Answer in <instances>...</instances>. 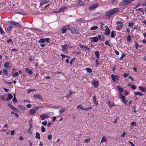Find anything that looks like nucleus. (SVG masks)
Listing matches in <instances>:
<instances>
[{"instance_id":"obj_1","label":"nucleus","mask_w":146,"mask_h":146,"mask_svg":"<svg viewBox=\"0 0 146 146\" xmlns=\"http://www.w3.org/2000/svg\"><path fill=\"white\" fill-rule=\"evenodd\" d=\"M119 11V9L117 7L112 9L108 11L106 14L107 16L110 17L115 13H117Z\"/></svg>"},{"instance_id":"obj_2","label":"nucleus","mask_w":146,"mask_h":146,"mask_svg":"<svg viewBox=\"0 0 146 146\" xmlns=\"http://www.w3.org/2000/svg\"><path fill=\"white\" fill-rule=\"evenodd\" d=\"M134 0H124L121 1L119 3V5L120 6L123 7L126 5L131 3Z\"/></svg>"},{"instance_id":"obj_3","label":"nucleus","mask_w":146,"mask_h":146,"mask_svg":"<svg viewBox=\"0 0 146 146\" xmlns=\"http://www.w3.org/2000/svg\"><path fill=\"white\" fill-rule=\"evenodd\" d=\"M39 108L38 106H37L35 107L33 109H30L29 111V113L31 115H33L35 113L36 111H37L38 109Z\"/></svg>"},{"instance_id":"obj_4","label":"nucleus","mask_w":146,"mask_h":146,"mask_svg":"<svg viewBox=\"0 0 146 146\" xmlns=\"http://www.w3.org/2000/svg\"><path fill=\"white\" fill-rule=\"evenodd\" d=\"M116 24L117 25L116 29L119 31L123 27V23L121 21H118Z\"/></svg>"},{"instance_id":"obj_5","label":"nucleus","mask_w":146,"mask_h":146,"mask_svg":"<svg viewBox=\"0 0 146 146\" xmlns=\"http://www.w3.org/2000/svg\"><path fill=\"white\" fill-rule=\"evenodd\" d=\"M119 98L121 99L123 102L125 104H126L128 102L127 100H125V97L122 94H121L120 96H119Z\"/></svg>"},{"instance_id":"obj_6","label":"nucleus","mask_w":146,"mask_h":146,"mask_svg":"<svg viewBox=\"0 0 146 146\" xmlns=\"http://www.w3.org/2000/svg\"><path fill=\"white\" fill-rule=\"evenodd\" d=\"M61 32L62 34L64 33L67 30H69V26H66L61 29Z\"/></svg>"},{"instance_id":"obj_7","label":"nucleus","mask_w":146,"mask_h":146,"mask_svg":"<svg viewBox=\"0 0 146 146\" xmlns=\"http://www.w3.org/2000/svg\"><path fill=\"white\" fill-rule=\"evenodd\" d=\"M9 23L10 24L12 25H14L16 26L17 27H21L22 26L20 24L15 22L14 21H11L9 22Z\"/></svg>"},{"instance_id":"obj_8","label":"nucleus","mask_w":146,"mask_h":146,"mask_svg":"<svg viewBox=\"0 0 146 146\" xmlns=\"http://www.w3.org/2000/svg\"><path fill=\"white\" fill-rule=\"evenodd\" d=\"M80 47L82 48V50H87L88 51H89L90 50V49L88 48L87 46H83L82 44H80L79 45Z\"/></svg>"},{"instance_id":"obj_9","label":"nucleus","mask_w":146,"mask_h":146,"mask_svg":"<svg viewBox=\"0 0 146 146\" xmlns=\"http://www.w3.org/2000/svg\"><path fill=\"white\" fill-rule=\"evenodd\" d=\"M111 76L113 82H115L116 81H117L118 80V77L117 76H115L113 74H112Z\"/></svg>"},{"instance_id":"obj_10","label":"nucleus","mask_w":146,"mask_h":146,"mask_svg":"<svg viewBox=\"0 0 146 146\" xmlns=\"http://www.w3.org/2000/svg\"><path fill=\"white\" fill-rule=\"evenodd\" d=\"M68 45L67 44H64L62 46V48L61 50L63 52H65L66 51L68 48Z\"/></svg>"},{"instance_id":"obj_11","label":"nucleus","mask_w":146,"mask_h":146,"mask_svg":"<svg viewBox=\"0 0 146 146\" xmlns=\"http://www.w3.org/2000/svg\"><path fill=\"white\" fill-rule=\"evenodd\" d=\"M98 6V4L97 3H96L90 6L89 8L90 10H92L97 7Z\"/></svg>"},{"instance_id":"obj_12","label":"nucleus","mask_w":146,"mask_h":146,"mask_svg":"<svg viewBox=\"0 0 146 146\" xmlns=\"http://www.w3.org/2000/svg\"><path fill=\"white\" fill-rule=\"evenodd\" d=\"M48 117V115H46L45 113H44L42 115H40V117L42 120H44L45 118Z\"/></svg>"},{"instance_id":"obj_13","label":"nucleus","mask_w":146,"mask_h":146,"mask_svg":"<svg viewBox=\"0 0 146 146\" xmlns=\"http://www.w3.org/2000/svg\"><path fill=\"white\" fill-rule=\"evenodd\" d=\"M67 8L66 7H62V8H60L58 10V11H56V12H57L58 13H59L61 12H64V10H67Z\"/></svg>"},{"instance_id":"obj_14","label":"nucleus","mask_w":146,"mask_h":146,"mask_svg":"<svg viewBox=\"0 0 146 146\" xmlns=\"http://www.w3.org/2000/svg\"><path fill=\"white\" fill-rule=\"evenodd\" d=\"M48 1L47 0H40V5L42 6L44 4L48 3Z\"/></svg>"},{"instance_id":"obj_15","label":"nucleus","mask_w":146,"mask_h":146,"mask_svg":"<svg viewBox=\"0 0 146 146\" xmlns=\"http://www.w3.org/2000/svg\"><path fill=\"white\" fill-rule=\"evenodd\" d=\"M117 88L119 91V96H120V95L122 94L121 93L123 91V88L121 87L120 86H117Z\"/></svg>"},{"instance_id":"obj_16","label":"nucleus","mask_w":146,"mask_h":146,"mask_svg":"<svg viewBox=\"0 0 146 146\" xmlns=\"http://www.w3.org/2000/svg\"><path fill=\"white\" fill-rule=\"evenodd\" d=\"M98 83L99 82L98 81H94L92 82V84L95 88H97L98 87Z\"/></svg>"},{"instance_id":"obj_17","label":"nucleus","mask_w":146,"mask_h":146,"mask_svg":"<svg viewBox=\"0 0 146 146\" xmlns=\"http://www.w3.org/2000/svg\"><path fill=\"white\" fill-rule=\"evenodd\" d=\"M33 97L35 98H38L40 100H41L42 99V97L40 94H38L36 95H34L33 96Z\"/></svg>"},{"instance_id":"obj_18","label":"nucleus","mask_w":146,"mask_h":146,"mask_svg":"<svg viewBox=\"0 0 146 146\" xmlns=\"http://www.w3.org/2000/svg\"><path fill=\"white\" fill-rule=\"evenodd\" d=\"M25 70L27 73H28L30 75L32 74L33 73V71L28 68H25Z\"/></svg>"},{"instance_id":"obj_19","label":"nucleus","mask_w":146,"mask_h":146,"mask_svg":"<svg viewBox=\"0 0 146 146\" xmlns=\"http://www.w3.org/2000/svg\"><path fill=\"white\" fill-rule=\"evenodd\" d=\"M105 34L106 35H109L110 34V31L108 27L105 30Z\"/></svg>"},{"instance_id":"obj_20","label":"nucleus","mask_w":146,"mask_h":146,"mask_svg":"<svg viewBox=\"0 0 146 146\" xmlns=\"http://www.w3.org/2000/svg\"><path fill=\"white\" fill-rule=\"evenodd\" d=\"M13 95L10 93H9L7 96V100L9 101L11 100L13 98Z\"/></svg>"},{"instance_id":"obj_21","label":"nucleus","mask_w":146,"mask_h":146,"mask_svg":"<svg viewBox=\"0 0 146 146\" xmlns=\"http://www.w3.org/2000/svg\"><path fill=\"white\" fill-rule=\"evenodd\" d=\"M91 39L92 40V42H96L98 40V38L96 37H94L91 38Z\"/></svg>"},{"instance_id":"obj_22","label":"nucleus","mask_w":146,"mask_h":146,"mask_svg":"<svg viewBox=\"0 0 146 146\" xmlns=\"http://www.w3.org/2000/svg\"><path fill=\"white\" fill-rule=\"evenodd\" d=\"M139 88L143 92H145L146 91V89L145 88L143 87L142 86H139Z\"/></svg>"},{"instance_id":"obj_23","label":"nucleus","mask_w":146,"mask_h":146,"mask_svg":"<svg viewBox=\"0 0 146 146\" xmlns=\"http://www.w3.org/2000/svg\"><path fill=\"white\" fill-rule=\"evenodd\" d=\"M66 110V109L65 108H63L60 110L59 111L60 113V114H62Z\"/></svg>"},{"instance_id":"obj_24","label":"nucleus","mask_w":146,"mask_h":146,"mask_svg":"<svg viewBox=\"0 0 146 146\" xmlns=\"http://www.w3.org/2000/svg\"><path fill=\"white\" fill-rule=\"evenodd\" d=\"M3 73L4 74L7 76L8 75V72L7 69L4 68L3 69Z\"/></svg>"},{"instance_id":"obj_25","label":"nucleus","mask_w":146,"mask_h":146,"mask_svg":"<svg viewBox=\"0 0 146 146\" xmlns=\"http://www.w3.org/2000/svg\"><path fill=\"white\" fill-rule=\"evenodd\" d=\"M36 135L35 136L36 138V139H40V134L38 132H36Z\"/></svg>"},{"instance_id":"obj_26","label":"nucleus","mask_w":146,"mask_h":146,"mask_svg":"<svg viewBox=\"0 0 146 146\" xmlns=\"http://www.w3.org/2000/svg\"><path fill=\"white\" fill-rule=\"evenodd\" d=\"M135 94L136 95H139L140 96H142L143 95V93H142L141 92H135Z\"/></svg>"},{"instance_id":"obj_27","label":"nucleus","mask_w":146,"mask_h":146,"mask_svg":"<svg viewBox=\"0 0 146 146\" xmlns=\"http://www.w3.org/2000/svg\"><path fill=\"white\" fill-rule=\"evenodd\" d=\"M96 96H94L93 97V101L94 102V103L96 104H98V102H97L96 99Z\"/></svg>"},{"instance_id":"obj_28","label":"nucleus","mask_w":146,"mask_h":146,"mask_svg":"<svg viewBox=\"0 0 146 146\" xmlns=\"http://www.w3.org/2000/svg\"><path fill=\"white\" fill-rule=\"evenodd\" d=\"M95 54L96 56V57L98 58H99L100 56V54L99 52L98 51H96L95 52Z\"/></svg>"},{"instance_id":"obj_29","label":"nucleus","mask_w":146,"mask_h":146,"mask_svg":"<svg viewBox=\"0 0 146 146\" xmlns=\"http://www.w3.org/2000/svg\"><path fill=\"white\" fill-rule=\"evenodd\" d=\"M109 107H111L115 106L113 102H110L109 101L108 102Z\"/></svg>"},{"instance_id":"obj_30","label":"nucleus","mask_w":146,"mask_h":146,"mask_svg":"<svg viewBox=\"0 0 146 146\" xmlns=\"http://www.w3.org/2000/svg\"><path fill=\"white\" fill-rule=\"evenodd\" d=\"M0 98L1 100L3 101H7V99L5 98L4 96H1L0 97Z\"/></svg>"},{"instance_id":"obj_31","label":"nucleus","mask_w":146,"mask_h":146,"mask_svg":"<svg viewBox=\"0 0 146 146\" xmlns=\"http://www.w3.org/2000/svg\"><path fill=\"white\" fill-rule=\"evenodd\" d=\"M33 29L34 31H37L38 32H41L42 31L41 30L36 28H33Z\"/></svg>"},{"instance_id":"obj_32","label":"nucleus","mask_w":146,"mask_h":146,"mask_svg":"<svg viewBox=\"0 0 146 146\" xmlns=\"http://www.w3.org/2000/svg\"><path fill=\"white\" fill-rule=\"evenodd\" d=\"M9 62H6L4 64V67L5 68H7V67H9Z\"/></svg>"},{"instance_id":"obj_33","label":"nucleus","mask_w":146,"mask_h":146,"mask_svg":"<svg viewBox=\"0 0 146 146\" xmlns=\"http://www.w3.org/2000/svg\"><path fill=\"white\" fill-rule=\"evenodd\" d=\"M0 32L1 35L5 33V32L3 31L2 28L1 27H0Z\"/></svg>"},{"instance_id":"obj_34","label":"nucleus","mask_w":146,"mask_h":146,"mask_svg":"<svg viewBox=\"0 0 146 146\" xmlns=\"http://www.w3.org/2000/svg\"><path fill=\"white\" fill-rule=\"evenodd\" d=\"M36 89H29L27 90V92L28 93H29L31 92H34L35 90H36Z\"/></svg>"},{"instance_id":"obj_35","label":"nucleus","mask_w":146,"mask_h":146,"mask_svg":"<svg viewBox=\"0 0 146 146\" xmlns=\"http://www.w3.org/2000/svg\"><path fill=\"white\" fill-rule=\"evenodd\" d=\"M86 69L87 71L89 73H91L92 72V70L90 68H87Z\"/></svg>"},{"instance_id":"obj_36","label":"nucleus","mask_w":146,"mask_h":146,"mask_svg":"<svg viewBox=\"0 0 146 146\" xmlns=\"http://www.w3.org/2000/svg\"><path fill=\"white\" fill-rule=\"evenodd\" d=\"M76 29L74 28H72L71 29V31L72 33H76Z\"/></svg>"},{"instance_id":"obj_37","label":"nucleus","mask_w":146,"mask_h":146,"mask_svg":"<svg viewBox=\"0 0 146 146\" xmlns=\"http://www.w3.org/2000/svg\"><path fill=\"white\" fill-rule=\"evenodd\" d=\"M98 28V27L96 26H94L93 27H92L90 29L91 30H95L97 29Z\"/></svg>"},{"instance_id":"obj_38","label":"nucleus","mask_w":146,"mask_h":146,"mask_svg":"<svg viewBox=\"0 0 146 146\" xmlns=\"http://www.w3.org/2000/svg\"><path fill=\"white\" fill-rule=\"evenodd\" d=\"M106 141V139L104 137L102 139L101 141V143L103 142H105Z\"/></svg>"},{"instance_id":"obj_39","label":"nucleus","mask_w":146,"mask_h":146,"mask_svg":"<svg viewBox=\"0 0 146 146\" xmlns=\"http://www.w3.org/2000/svg\"><path fill=\"white\" fill-rule=\"evenodd\" d=\"M126 56V55L125 54H122L120 58V60H122L124 57Z\"/></svg>"},{"instance_id":"obj_40","label":"nucleus","mask_w":146,"mask_h":146,"mask_svg":"<svg viewBox=\"0 0 146 146\" xmlns=\"http://www.w3.org/2000/svg\"><path fill=\"white\" fill-rule=\"evenodd\" d=\"M78 4L80 6H82L83 5V3L82 1L80 0H79L78 2Z\"/></svg>"},{"instance_id":"obj_41","label":"nucleus","mask_w":146,"mask_h":146,"mask_svg":"<svg viewBox=\"0 0 146 146\" xmlns=\"http://www.w3.org/2000/svg\"><path fill=\"white\" fill-rule=\"evenodd\" d=\"M44 42L45 40L44 39H40L38 41V42L40 43H43Z\"/></svg>"},{"instance_id":"obj_42","label":"nucleus","mask_w":146,"mask_h":146,"mask_svg":"<svg viewBox=\"0 0 146 146\" xmlns=\"http://www.w3.org/2000/svg\"><path fill=\"white\" fill-rule=\"evenodd\" d=\"M105 44L106 45H108L109 46H110V44H109V40H107L105 42Z\"/></svg>"},{"instance_id":"obj_43","label":"nucleus","mask_w":146,"mask_h":146,"mask_svg":"<svg viewBox=\"0 0 146 146\" xmlns=\"http://www.w3.org/2000/svg\"><path fill=\"white\" fill-rule=\"evenodd\" d=\"M127 40L128 41H130L131 40V36L130 35H129L127 36Z\"/></svg>"},{"instance_id":"obj_44","label":"nucleus","mask_w":146,"mask_h":146,"mask_svg":"<svg viewBox=\"0 0 146 146\" xmlns=\"http://www.w3.org/2000/svg\"><path fill=\"white\" fill-rule=\"evenodd\" d=\"M50 39V38H44L45 41H46V42H48V43H49L50 42L49 41V40Z\"/></svg>"},{"instance_id":"obj_45","label":"nucleus","mask_w":146,"mask_h":146,"mask_svg":"<svg viewBox=\"0 0 146 146\" xmlns=\"http://www.w3.org/2000/svg\"><path fill=\"white\" fill-rule=\"evenodd\" d=\"M114 35H115V34L114 33V31H112L111 32V37H113L114 36Z\"/></svg>"},{"instance_id":"obj_46","label":"nucleus","mask_w":146,"mask_h":146,"mask_svg":"<svg viewBox=\"0 0 146 146\" xmlns=\"http://www.w3.org/2000/svg\"><path fill=\"white\" fill-rule=\"evenodd\" d=\"M41 130L42 132H44L45 131V127L44 126H41Z\"/></svg>"},{"instance_id":"obj_47","label":"nucleus","mask_w":146,"mask_h":146,"mask_svg":"<svg viewBox=\"0 0 146 146\" xmlns=\"http://www.w3.org/2000/svg\"><path fill=\"white\" fill-rule=\"evenodd\" d=\"M12 26H10L8 27L7 29V30L8 31H9L11 30L12 28Z\"/></svg>"},{"instance_id":"obj_48","label":"nucleus","mask_w":146,"mask_h":146,"mask_svg":"<svg viewBox=\"0 0 146 146\" xmlns=\"http://www.w3.org/2000/svg\"><path fill=\"white\" fill-rule=\"evenodd\" d=\"M7 43H9L10 42H11L12 43H13V42H12V40L11 39H7Z\"/></svg>"},{"instance_id":"obj_49","label":"nucleus","mask_w":146,"mask_h":146,"mask_svg":"<svg viewBox=\"0 0 146 146\" xmlns=\"http://www.w3.org/2000/svg\"><path fill=\"white\" fill-rule=\"evenodd\" d=\"M90 138H88L85 140L84 142L86 143H88L89 142H90Z\"/></svg>"},{"instance_id":"obj_50","label":"nucleus","mask_w":146,"mask_h":146,"mask_svg":"<svg viewBox=\"0 0 146 146\" xmlns=\"http://www.w3.org/2000/svg\"><path fill=\"white\" fill-rule=\"evenodd\" d=\"M12 109L16 112H17V111H18V110L16 108L14 107V106L13 108H12Z\"/></svg>"},{"instance_id":"obj_51","label":"nucleus","mask_w":146,"mask_h":146,"mask_svg":"<svg viewBox=\"0 0 146 146\" xmlns=\"http://www.w3.org/2000/svg\"><path fill=\"white\" fill-rule=\"evenodd\" d=\"M131 125L132 126H136V123L135 122H132L131 123Z\"/></svg>"},{"instance_id":"obj_52","label":"nucleus","mask_w":146,"mask_h":146,"mask_svg":"<svg viewBox=\"0 0 146 146\" xmlns=\"http://www.w3.org/2000/svg\"><path fill=\"white\" fill-rule=\"evenodd\" d=\"M14 102H17V100L15 97H14L13 99L12 100Z\"/></svg>"},{"instance_id":"obj_53","label":"nucleus","mask_w":146,"mask_h":146,"mask_svg":"<svg viewBox=\"0 0 146 146\" xmlns=\"http://www.w3.org/2000/svg\"><path fill=\"white\" fill-rule=\"evenodd\" d=\"M82 108H83L82 107L81 105H78L77 107V108L78 109L82 108Z\"/></svg>"},{"instance_id":"obj_54","label":"nucleus","mask_w":146,"mask_h":146,"mask_svg":"<svg viewBox=\"0 0 146 146\" xmlns=\"http://www.w3.org/2000/svg\"><path fill=\"white\" fill-rule=\"evenodd\" d=\"M47 122L46 121L42 122V124L44 126L46 125H47Z\"/></svg>"},{"instance_id":"obj_55","label":"nucleus","mask_w":146,"mask_h":146,"mask_svg":"<svg viewBox=\"0 0 146 146\" xmlns=\"http://www.w3.org/2000/svg\"><path fill=\"white\" fill-rule=\"evenodd\" d=\"M52 135H48V140H50L52 139Z\"/></svg>"},{"instance_id":"obj_56","label":"nucleus","mask_w":146,"mask_h":146,"mask_svg":"<svg viewBox=\"0 0 146 146\" xmlns=\"http://www.w3.org/2000/svg\"><path fill=\"white\" fill-rule=\"evenodd\" d=\"M134 25V23H129L128 26L129 27H131L133 26Z\"/></svg>"},{"instance_id":"obj_57","label":"nucleus","mask_w":146,"mask_h":146,"mask_svg":"<svg viewBox=\"0 0 146 146\" xmlns=\"http://www.w3.org/2000/svg\"><path fill=\"white\" fill-rule=\"evenodd\" d=\"M60 55L62 57V60H63L64 59V58H65L66 56L62 54H61Z\"/></svg>"},{"instance_id":"obj_58","label":"nucleus","mask_w":146,"mask_h":146,"mask_svg":"<svg viewBox=\"0 0 146 146\" xmlns=\"http://www.w3.org/2000/svg\"><path fill=\"white\" fill-rule=\"evenodd\" d=\"M18 73L17 72H15L13 75V76H14V77H15L16 76H18Z\"/></svg>"},{"instance_id":"obj_59","label":"nucleus","mask_w":146,"mask_h":146,"mask_svg":"<svg viewBox=\"0 0 146 146\" xmlns=\"http://www.w3.org/2000/svg\"><path fill=\"white\" fill-rule=\"evenodd\" d=\"M31 104H28L26 106V107L28 108H30L31 107Z\"/></svg>"},{"instance_id":"obj_60","label":"nucleus","mask_w":146,"mask_h":146,"mask_svg":"<svg viewBox=\"0 0 146 146\" xmlns=\"http://www.w3.org/2000/svg\"><path fill=\"white\" fill-rule=\"evenodd\" d=\"M138 46H139V45H138V44L137 43V42H135V47L137 49V47H138Z\"/></svg>"},{"instance_id":"obj_61","label":"nucleus","mask_w":146,"mask_h":146,"mask_svg":"<svg viewBox=\"0 0 146 146\" xmlns=\"http://www.w3.org/2000/svg\"><path fill=\"white\" fill-rule=\"evenodd\" d=\"M131 88L133 90H134L136 88V86L134 85H132L131 86Z\"/></svg>"},{"instance_id":"obj_62","label":"nucleus","mask_w":146,"mask_h":146,"mask_svg":"<svg viewBox=\"0 0 146 146\" xmlns=\"http://www.w3.org/2000/svg\"><path fill=\"white\" fill-rule=\"evenodd\" d=\"M123 94L125 95H127L128 94V93L126 91L124 90L123 91Z\"/></svg>"},{"instance_id":"obj_63","label":"nucleus","mask_w":146,"mask_h":146,"mask_svg":"<svg viewBox=\"0 0 146 146\" xmlns=\"http://www.w3.org/2000/svg\"><path fill=\"white\" fill-rule=\"evenodd\" d=\"M128 142L132 146H135V145L130 141H128Z\"/></svg>"},{"instance_id":"obj_64","label":"nucleus","mask_w":146,"mask_h":146,"mask_svg":"<svg viewBox=\"0 0 146 146\" xmlns=\"http://www.w3.org/2000/svg\"><path fill=\"white\" fill-rule=\"evenodd\" d=\"M114 52L115 53V54L117 55H118L119 54V52H118V51H117V50H114Z\"/></svg>"}]
</instances>
